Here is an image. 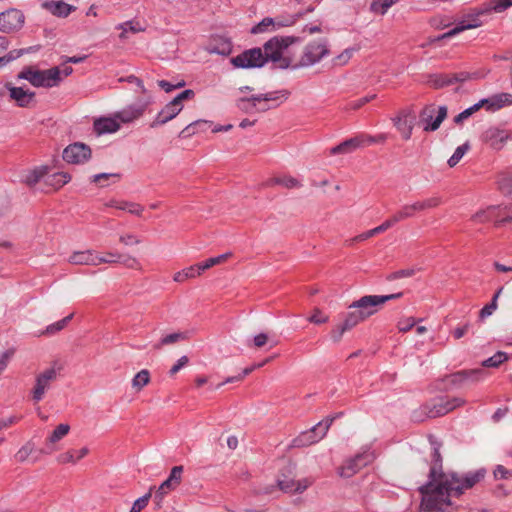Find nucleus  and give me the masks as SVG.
<instances>
[{
	"instance_id": "12",
	"label": "nucleus",
	"mask_w": 512,
	"mask_h": 512,
	"mask_svg": "<svg viewBox=\"0 0 512 512\" xmlns=\"http://www.w3.org/2000/svg\"><path fill=\"white\" fill-rule=\"evenodd\" d=\"M288 95H289L288 91L282 90V91H277V92H268L265 94L255 95V96H251L249 98L244 97V98H240L237 101V106L240 110L249 113V112H252L256 108L257 103L276 101L280 98L287 99Z\"/></svg>"
},
{
	"instance_id": "62",
	"label": "nucleus",
	"mask_w": 512,
	"mask_h": 512,
	"mask_svg": "<svg viewBox=\"0 0 512 512\" xmlns=\"http://www.w3.org/2000/svg\"><path fill=\"white\" fill-rule=\"evenodd\" d=\"M469 374L472 375L475 373L474 372H462V370L458 371L456 373H453L450 375V382L453 385L461 386L462 384L466 383L465 377Z\"/></svg>"
},
{
	"instance_id": "21",
	"label": "nucleus",
	"mask_w": 512,
	"mask_h": 512,
	"mask_svg": "<svg viewBox=\"0 0 512 512\" xmlns=\"http://www.w3.org/2000/svg\"><path fill=\"white\" fill-rule=\"evenodd\" d=\"M502 210L503 209L501 208V206H494V205L488 206L487 208L476 212L471 217V220L475 223H480V224L489 222L491 220H495L496 225H501L503 222H499V221H501L502 219H498V218L501 215H503Z\"/></svg>"
},
{
	"instance_id": "48",
	"label": "nucleus",
	"mask_w": 512,
	"mask_h": 512,
	"mask_svg": "<svg viewBox=\"0 0 512 512\" xmlns=\"http://www.w3.org/2000/svg\"><path fill=\"white\" fill-rule=\"evenodd\" d=\"M442 203V199L439 196H433L425 200L416 201L418 211H425L438 207Z\"/></svg>"
},
{
	"instance_id": "39",
	"label": "nucleus",
	"mask_w": 512,
	"mask_h": 512,
	"mask_svg": "<svg viewBox=\"0 0 512 512\" xmlns=\"http://www.w3.org/2000/svg\"><path fill=\"white\" fill-rule=\"evenodd\" d=\"M398 1L399 0H373L370 5V10L374 13L384 15L388 9Z\"/></svg>"
},
{
	"instance_id": "14",
	"label": "nucleus",
	"mask_w": 512,
	"mask_h": 512,
	"mask_svg": "<svg viewBox=\"0 0 512 512\" xmlns=\"http://www.w3.org/2000/svg\"><path fill=\"white\" fill-rule=\"evenodd\" d=\"M56 378L57 371L55 368H48L36 376L35 385L32 389V399L34 402H39L43 399L46 390L50 388L51 383Z\"/></svg>"
},
{
	"instance_id": "5",
	"label": "nucleus",
	"mask_w": 512,
	"mask_h": 512,
	"mask_svg": "<svg viewBox=\"0 0 512 512\" xmlns=\"http://www.w3.org/2000/svg\"><path fill=\"white\" fill-rule=\"evenodd\" d=\"M465 401L461 398H453L451 400L438 399L433 402L426 403L419 410L413 412L412 418L416 422H422L426 418H436L443 416L454 410L456 407L462 406Z\"/></svg>"
},
{
	"instance_id": "3",
	"label": "nucleus",
	"mask_w": 512,
	"mask_h": 512,
	"mask_svg": "<svg viewBox=\"0 0 512 512\" xmlns=\"http://www.w3.org/2000/svg\"><path fill=\"white\" fill-rule=\"evenodd\" d=\"M329 54L330 49L326 38L310 41L304 46L299 59L297 61L292 60L291 69L312 67Z\"/></svg>"
},
{
	"instance_id": "38",
	"label": "nucleus",
	"mask_w": 512,
	"mask_h": 512,
	"mask_svg": "<svg viewBox=\"0 0 512 512\" xmlns=\"http://www.w3.org/2000/svg\"><path fill=\"white\" fill-rule=\"evenodd\" d=\"M150 382V373L147 369L139 371L132 379V387L140 391Z\"/></svg>"
},
{
	"instance_id": "20",
	"label": "nucleus",
	"mask_w": 512,
	"mask_h": 512,
	"mask_svg": "<svg viewBox=\"0 0 512 512\" xmlns=\"http://www.w3.org/2000/svg\"><path fill=\"white\" fill-rule=\"evenodd\" d=\"M70 264L73 265H91L97 266L101 264V261H106L104 258H100L95 254L93 250L76 251L70 255L68 259Z\"/></svg>"
},
{
	"instance_id": "47",
	"label": "nucleus",
	"mask_w": 512,
	"mask_h": 512,
	"mask_svg": "<svg viewBox=\"0 0 512 512\" xmlns=\"http://www.w3.org/2000/svg\"><path fill=\"white\" fill-rule=\"evenodd\" d=\"M469 149H470L469 142H466V143L458 146L455 149L453 155L448 159V162H447L448 165L450 167L456 166Z\"/></svg>"
},
{
	"instance_id": "31",
	"label": "nucleus",
	"mask_w": 512,
	"mask_h": 512,
	"mask_svg": "<svg viewBox=\"0 0 512 512\" xmlns=\"http://www.w3.org/2000/svg\"><path fill=\"white\" fill-rule=\"evenodd\" d=\"M107 205L137 216H140L144 210L140 204L128 201L111 200Z\"/></svg>"
},
{
	"instance_id": "19",
	"label": "nucleus",
	"mask_w": 512,
	"mask_h": 512,
	"mask_svg": "<svg viewBox=\"0 0 512 512\" xmlns=\"http://www.w3.org/2000/svg\"><path fill=\"white\" fill-rule=\"evenodd\" d=\"M183 109V106H178L173 100L170 101L165 107L157 114L154 121L150 124L151 128L164 125L168 121L175 118Z\"/></svg>"
},
{
	"instance_id": "2",
	"label": "nucleus",
	"mask_w": 512,
	"mask_h": 512,
	"mask_svg": "<svg viewBox=\"0 0 512 512\" xmlns=\"http://www.w3.org/2000/svg\"><path fill=\"white\" fill-rule=\"evenodd\" d=\"M299 41L295 36H275L263 45V57L276 63L281 69L291 68L292 59L283 56V50Z\"/></svg>"
},
{
	"instance_id": "7",
	"label": "nucleus",
	"mask_w": 512,
	"mask_h": 512,
	"mask_svg": "<svg viewBox=\"0 0 512 512\" xmlns=\"http://www.w3.org/2000/svg\"><path fill=\"white\" fill-rule=\"evenodd\" d=\"M402 294V292H398L389 295H366L350 304L349 309H356L366 320L378 311L379 306L389 300L400 298Z\"/></svg>"
},
{
	"instance_id": "42",
	"label": "nucleus",
	"mask_w": 512,
	"mask_h": 512,
	"mask_svg": "<svg viewBox=\"0 0 512 512\" xmlns=\"http://www.w3.org/2000/svg\"><path fill=\"white\" fill-rule=\"evenodd\" d=\"M200 275V272L197 268V265L190 266L188 268L183 269L175 273L173 279L176 282H183L189 278H195Z\"/></svg>"
},
{
	"instance_id": "24",
	"label": "nucleus",
	"mask_w": 512,
	"mask_h": 512,
	"mask_svg": "<svg viewBox=\"0 0 512 512\" xmlns=\"http://www.w3.org/2000/svg\"><path fill=\"white\" fill-rule=\"evenodd\" d=\"M93 127L98 135H102L117 132L120 129V123L116 118V115H114L112 118L104 117L95 120Z\"/></svg>"
},
{
	"instance_id": "6",
	"label": "nucleus",
	"mask_w": 512,
	"mask_h": 512,
	"mask_svg": "<svg viewBox=\"0 0 512 512\" xmlns=\"http://www.w3.org/2000/svg\"><path fill=\"white\" fill-rule=\"evenodd\" d=\"M340 415H342V413H338L334 416H329L324 420L318 422L312 428L301 432L295 439H293L292 446L306 447L319 442L326 436L333 421Z\"/></svg>"
},
{
	"instance_id": "23",
	"label": "nucleus",
	"mask_w": 512,
	"mask_h": 512,
	"mask_svg": "<svg viewBox=\"0 0 512 512\" xmlns=\"http://www.w3.org/2000/svg\"><path fill=\"white\" fill-rule=\"evenodd\" d=\"M206 50L210 54L227 56L232 52V43L227 38L217 36L211 39Z\"/></svg>"
},
{
	"instance_id": "26",
	"label": "nucleus",
	"mask_w": 512,
	"mask_h": 512,
	"mask_svg": "<svg viewBox=\"0 0 512 512\" xmlns=\"http://www.w3.org/2000/svg\"><path fill=\"white\" fill-rule=\"evenodd\" d=\"M7 87L11 99L15 100L20 107H27L35 96L34 92L24 90L22 87H14L10 85Z\"/></svg>"
},
{
	"instance_id": "17",
	"label": "nucleus",
	"mask_w": 512,
	"mask_h": 512,
	"mask_svg": "<svg viewBox=\"0 0 512 512\" xmlns=\"http://www.w3.org/2000/svg\"><path fill=\"white\" fill-rule=\"evenodd\" d=\"M471 78L468 72H458L452 74H432L427 81L428 85L434 89H441L458 82H465Z\"/></svg>"
},
{
	"instance_id": "22",
	"label": "nucleus",
	"mask_w": 512,
	"mask_h": 512,
	"mask_svg": "<svg viewBox=\"0 0 512 512\" xmlns=\"http://www.w3.org/2000/svg\"><path fill=\"white\" fill-rule=\"evenodd\" d=\"M70 431V426L66 423L59 424L46 439V448L41 450L43 454H50L56 450V443L62 440Z\"/></svg>"
},
{
	"instance_id": "64",
	"label": "nucleus",
	"mask_w": 512,
	"mask_h": 512,
	"mask_svg": "<svg viewBox=\"0 0 512 512\" xmlns=\"http://www.w3.org/2000/svg\"><path fill=\"white\" fill-rule=\"evenodd\" d=\"M349 331L348 328L342 323L337 325L335 328L331 330V338L335 343H338L345 332Z\"/></svg>"
},
{
	"instance_id": "54",
	"label": "nucleus",
	"mask_w": 512,
	"mask_h": 512,
	"mask_svg": "<svg viewBox=\"0 0 512 512\" xmlns=\"http://www.w3.org/2000/svg\"><path fill=\"white\" fill-rule=\"evenodd\" d=\"M375 98H376V94H372V95H368V96L362 97L357 100L350 101L347 103V105L345 106L344 109L345 110H358L362 106H364L366 103L374 100Z\"/></svg>"
},
{
	"instance_id": "1",
	"label": "nucleus",
	"mask_w": 512,
	"mask_h": 512,
	"mask_svg": "<svg viewBox=\"0 0 512 512\" xmlns=\"http://www.w3.org/2000/svg\"><path fill=\"white\" fill-rule=\"evenodd\" d=\"M431 458L428 481L419 488L421 509L426 512H444L452 505L453 497L459 498L487 475L484 467L463 473L443 471L439 445L434 446Z\"/></svg>"
},
{
	"instance_id": "15",
	"label": "nucleus",
	"mask_w": 512,
	"mask_h": 512,
	"mask_svg": "<svg viewBox=\"0 0 512 512\" xmlns=\"http://www.w3.org/2000/svg\"><path fill=\"white\" fill-rule=\"evenodd\" d=\"M511 138V133L499 127L487 128L481 136V140L494 150H501Z\"/></svg>"
},
{
	"instance_id": "33",
	"label": "nucleus",
	"mask_w": 512,
	"mask_h": 512,
	"mask_svg": "<svg viewBox=\"0 0 512 512\" xmlns=\"http://www.w3.org/2000/svg\"><path fill=\"white\" fill-rule=\"evenodd\" d=\"M211 122L207 120H196L187 125L179 134L182 138H188L199 131H204L210 126Z\"/></svg>"
},
{
	"instance_id": "4",
	"label": "nucleus",
	"mask_w": 512,
	"mask_h": 512,
	"mask_svg": "<svg viewBox=\"0 0 512 512\" xmlns=\"http://www.w3.org/2000/svg\"><path fill=\"white\" fill-rule=\"evenodd\" d=\"M18 79L27 80L34 87L51 88L57 86L61 82L62 77L58 67L38 70L32 66H27L18 74Z\"/></svg>"
},
{
	"instance_id": "44",
	"label": "nucleus",
	"mask_w": 512,
	"mask_h": 512,
	"mask_svg": "<svg viewBox=\"0 0 512 512\" xmlns=\"http://www.w3.org/2000/svg\"><path fill=\"white\" fill-rule=\"evenodd\" d=\"M186 338L184 333L177 332L164 336L158 343H156L153 347L156 350H160L164 345L174 344L180 340H184Z\"/></svg>"
},
{
	"instance_id": "37",
	"label": "nucleus",
	"mask_w": 512,
	"mask_h": 512,
	"mask_svg": "<svg viewBox=\"0 0 512 512\" xmlns=\"http://www.w3.org/2000/svg\"><path fill=\"white\" fill-rule=\"evenodd\" d=\"M483 106H485V101H479L476 104L472 105L471 107L465 109L464 111H462L461 113L454 117V123L457 125L462 124L466 119H468L475 112L480 110V108H482Z\"/></svg>"
},
{
	"instance_id": "57",
	"label": "nucleus",
	"mask_w": 512,
	"mask_h": 512,
	"mask_svg": "<svg viewBox=\"0 0 512 512\" xmlns=\"http://www.w3.org/2000/svg\"><path fill=\"white\" fill-rule=\"evenodd\" d=\"M415 273L416 269L414 268L401 269L389 274L387 276V280L393 281L401 278L412 277L413 275H415Z\"/></svg>"
},
{
	"instance_id": "30",
	"label": "nucleus",
	"mask_w": 512,
	"mask_h": 512,
	"mask_svg": "<svg viewBox=\"0 0 512 512\" xmlns=\"http://www.w3.org/2000/svg\"><path fill=\"white\" fill-rule=\"evenodd\" d=\"M419 212L416 202L412 204H405L397 212H395L388 220L392 226L396 223L414 217L415 213Z\"/></svg>"
},
{
	"instance_id": "13",
	"label": "nucleus",
	"mask_w": 512,
	"mask_h": 512,
	"mask_svg": "<svg viewBox=\"0 0 512 512\" xmlns=\"http://www.w3.org/2000/svg\"><path fill=\"white\" fill-rule=\"evenodd\" d=\"M62 156L67 163L83 164L91 158V149L84 143L75 142L64 149Z\"/></svg>"
},
{
	"instance_id": "58",
	"label": "nucleus",
	"mask_w": 512,
	"mask_h": 512,
	"mask_svg": "<svg viewBox=\"0 0 512 512\" xmlns=\"http://www.w3.org/2000/svg\"><path fill=\"white\" fill-rule=\"evenodd\" d=\"M512 6V0H492L491 6L485 7L486 9H491L495 12H503L507 8Z\"/></svg>"
},
{
	"instance_id": "59",
	"label": "nucleus",
	"mask_w": 512,
	"mask_h": 512,
	"mask_svg": "<svg viewBox=\"0 0 512 512\" xmlns=\"http://www.w3.org/2000/svg\"><path fill=\"white\" fill-rule=\"evenodd\" d=\"M493 477L495 480L512 478V470H508L503 465H497L493 470Z\"/></svg>"
},
{
	"instance_id": "61",
	"label": "nucleus",
	"mask_w": 512,
	"mask_h": 512,
	"mask_svg": "<svg viewBox=\"0 0 512 512\" xmlns=\"http://www.w3.org/2000/svg\"><path fill=\"white\" fill-rule=\"evenodd\" d=\"M183 472V466H174L171 469L170 475L167 478L168 481H170L173 485L178 486L181 482Z\"/></svg>"
},
{
	"instance_id": "18",
	"label": "nucleus",
	"mask_w": 512,
	"mask_h": 512,
	"mask_svg": "<svg viewBox=\"0 0 512 512\" xmlns=\"http://www.w3.org/2000/svg\"><path fill=\"white\" fill-rule=\"evenodd\" d=\"M392 120L402 138L406 141L409 140L415 126V114L411 110H402Z\"/></svg>"
},
{
	"instance_id": "55",
	"label": "nucleus",
	"mask_w": 512,
	"mask_h": 512,
	"mask_svg": "<svg viewBox=\"0 0 512 512\" xmlns=\"http://www.w3.org/2000/svg\"><path fill=\"white\" fill-rule=\"evenodd\" d=\"M33 451L34 444L29 441L18 450V452L16 453V459L19 462H25Z\"/></svg>"
},
{
	"instance_id": "52",
	"label": "nucleus",
	"mask_w": 512,
	"mask_h": 512,
	"mask_svg": "<svg viewBox=\"0 0 512 512\" xmlns=\"http://www.w3.org/2000/svg\"><path fill=\"white\" fill-rule=\"evenodd\" d=\"M70 180V176H68L66 173H54L51 175L47 183L52 185L55 189H59L62 186H64L66 183H68Z\"/></svg>"
},
{
	"instance_id": "43",
	"label": "nucleus",
	"mask_w": 512,
	"mask_h": 512,
	"mask_svg": "<svg viewBox=\"0 0 512 512\" xmlns=\"http://www.w3.org/2000/svg\"><path fill=\"white\" fill-rule=\"evenodd\" d=\"M349 310L350 311L346 314L343 324L346 326V328L351 330L360 322L364 321V318L361 316V313H359L356 309Z\"/></svg>"
},
{
	"instance_id": "9",
	"label": "nucleus",
	"mask_w": 512,
	"mask_h": 512,
	"mask_svg": "<svg viewBox=\"0 0 512 512\" xmlns=\"http://www.w3.org/2000/svg\"><path fill=\"white\" fill-rule=\"evenodd\" d=\"M230 61L236 68H260L267 63V58L263 57L262 49L257 47L243 51Z\"/></svg>"
},
{
	"instance_id": "53",
	"label": "nucleus",
	"mask_w": 512,
	"mask_h": 512,
	"mask_svg": "<svg viewBox=\"0 0 512 512\" xmlns=\"http://www.w3.org/2000/svg\"><path fill=\"white\" fill-rule=\"evenodd\" d=\"M152 490L153 487H151L148 493H146L144 496L135 500L129 512H141L148 505L149 499L152 496Z\"/></svg>"
},
{
	"instance_id": "36",
	"label": "nucleus",
	"mask_w": 512,
	"mask_h": 512,
	"mask_svg": "<svg viewBox=\"0 0 512 512\" xmlns=\"http://www.w3.org/2000/svg\"><path fill=\"white\" fill-rule=\"evenodd\" d=\"M509 359L510 356L506 352L498 351L493 356L484 360L481 365L486 368H498L502 363Z\"/></svg>"
},
{
	"instance_id": "25",
	"label": "nucleus",
	"mask_w": 512,
	"mask_h": 512,
	"mask_svg": "<svg viewBox=\"0 0 512 512\" xmlns=\"http://www.w3.org/2000/svg\"><path fill=\"white\" fill-rule=\"evenodd\" d=\"M145 108V104H133L117 112L115 115L119 122L130 123L139 118L145 111Z\"/></svg>"
},
{
	"instance_id": "49",
	"label": "nucleus",
	"mask_w": 512,
	"mask_h": 512,
	"mask_svg": "<svg viewBox=\"0 0 512 512\" xmlns=\"http://www.w3.org/2000/svg\"><path fill=\"white\" fill-rule=\"evenodd\" d=\"M299 17V14H295L290 15L288 17L276 18L274 19L273 29H271V31H276L277 29L282 27H290L298 21Z\"/></svg>"
},
{
	"instance_id": "28",
	"label": "nucleus",
	"mask_w": 512,
	"mask_h": 512,
	"mask_svg": "<svg viewBox=\"0 0 512 512\" xmlns=\"http://www.w3.org/2000/svg\"><path fill=\"white\" fill-rule=\"evenodd\" d=\"M46 10L50 11L53 15L58 17H67L72 11L75 10V7L69 5L63 1H45L42 5Z\"/></svg>"
},
{
	"instance_id": "45",
	"label": "nucleus",
	"mask_w": 512,
	"mask_h": 512,
	"mask_svg": "<svg viewBox=\"0 0 512 512\" xmlns=\"http://www.w3.org/2000/svg\"><path fill=\"white\" fill-rule=\"evenodd\" d=\"M502 292H503V287H500L494 294L491 302L489 304L485 305L480 310V318L484 319V318L490 316L497 309V300Z\"/></svg>"
},
{
	"instance_id": "8",
	"label": "nucleus",
	"mask_w": 512,
	"mask_h": 512,
	"mask_svg": "<svg viewBox=\"0 0 512 512\" xmlns=\"http://www.w3.org/2000/svg\"><path fill=\"white\" fill-rule=\"evenodd\" d=\"M448 109L445 105L436 107L434 104L426 105L420 112V123L424 124L426 132L436 131L447 117Z\"/></svg>"
},
{
	"instance_id": "60",
	"label": "nucleus",
	"mask_w": 512,
	"mask_h": 512,
	"mask_svg": "<svg viewBox=\"0 0 512 512\" xmlns=\"http://www.w3.org/2000/svg\"><path fill=\"white\" fill-rule=\"evenodd\" d=\"M328 316L323 314V312L319 308H315L313 310V314L308 318V321L313 324H324L328 321Z\"/></svg>"
},
{
	"instance_id": "56",
	"label": "nucleus",
	"mask_w": 512,
	"mask_h": 512,
	"mask_svg": "<svg viewBox=\"0 0 512 512\" xmlns=\"http://www.w3.org/2000/svg\"><path fill=\"white\" fill-rule=\"evenodd\" d=\"M273 24H274V19L271 17H266L251 29V33L252 34H260V33L266 32V31H268L269 27L273 28Z\"/></svg>"
},
{
	"instance_id": "46",
	"label": "nucleus",
	"mask_w": 512,
	"mask_h": 512,
	"mask_svg": "<svg viewBox=\"0 0 512 512\" xmlns=\"http://www.w3.org/2000/svg\"><path fill=\"white\" fill-rule=\"evenodd\" d=\"M72 318H73V313L66 316L65 318L47 326V328L45 329V331L42 332V334L53 335V334L61 331L62 329H64L67 326V324L71 321Z\"/></svg>"
},
{
	"instance_id": "10",
	"label": "nucleus",
	"mask_w": 512,
	"mask_h": 512,
	"mask_svg": "<svg viewBox=\"0 0 512 512\" xmlns=\"http://www.w3.org/2000/svg\"><path fill=\"white\" fill-rule=\"evenodd\" d=\"M375 456L372 452L365 451L359 453L353 458L346 460L339 468V475L343 478H350L358 473L363 467L372 463Z\"/></svg>"
},
{
	"instance_id": "27",
	"label": "nucleus",
	"mask_w": 512,
	"mask_h": 512,
	"mask_svg": "<svg viewBox=\"0 0 512 512\" xmlns=\"http://www.w3.org/2000/svg\"><path fill=\"white\" fill-rule=\"evenodd\" d=\"M480 101H485V106H487V110L494 111L501 109L504 106L512 105V94L499 93L489 98L481 99Z\"/></svg>"
},
{
	"instance_id": "35",
	"label": "nucleus",
	"mask_w": 512,
	"mask_h": 512,
	"mask_svg": "<svg viewBox=\"0 0 512 512\" xmlns=\"http://www.w3.org/2000/svg\"><path fill=\"white\" fill-rule=\"evenodd\" d=\"M497 185L503 195L512 198V172L499 175Z\"/></svg>"
},
{
	"instance_id": "34",
	"label": "nucleus",
	"mask_w": 512,
	"mask_h": 512,
	"mask_svg": "<svg viewBox=\"0 0 512 512\" xmlns=\"http://www.w3.org/2000/svg\"><path fill=\"white\" fill-rule=\"evenodd\" d=\"M282 185L285 188L292 189L301 187L299 180L292 176L274 177L264 183V186Z\"/></svg>"
},
{
	"instance_id": "32",
	"label": "nucleus",
	"mask_w": 512,
	"mask_h": 512,
	"mask_svg": "<svg viewBox=\"0 0 512 512\" xmlns=\"http://www.w3.org/2000/svg\"><path fill=\"white\" fill-rule=\"evenodd\" d=\"M392 225L391 223L389 222V220H385L381 225L371 229V230H368L366 232H363L355 237H353L352 239L349 240V244H353L355 242H361V241H365L379 233H382L386 230H388L389 228H391Z\"/></svg>"
},
{
	"instance_id": "16",
	"label": "nucleus",
	"mask_w": 512,
	"mask_h": 512,
	"mask_svg": "<svg viewBox=\"0 0 512 512\" xmlns=\"http://www.w3.org/2000/svg\"><path fill=\"white\" fill-rule=\"evenodd\" d=\"M24 15L18 9H8L0 13V31L13 32L19 30L24 24Z\"/></svg>"
},
{
	"instance_id": "29",
	"label": "nucleus",
	"mask_w": 512,
	"mask_h": 512,
	"mask_svg": "<svg viewBox=\"0 0 512 512\" xmlns=\"http://www.w3.org/2000/svg\"><path fill=\"white\" fill-rule=\"evenodd\" d=\"M364 146V137L363 136H357L350 138L348 140H345L344 142L340 143L339 145L333 147L330 151L331 154H346L354 151L356 148Z\"/></svg>"
},
{
	"instance_id": "41",
	"label": "nucleus",
	"mask_w": 512,
	"mask_h": 512,
	"mask_svg": "<svg viewBox=\"0 0 512 512\" xmlns=\"http://www.w3.org/2000/svg\"><path fill=\"white\" fill-rule=\"evenodd\" d=\"M46 173V167L35 168L25 176V183L29 186H34L46 175Z\"/></svg>"
},
{
	"instance_id": "51",
	"label": "nucleus",
	"mask_w": 512,
	"mask_h": 512,
	"mask_svg": "<svg viewBox=\"0 0 512 512\" xmlns=\"http://www.w3.org/2000/svg\"><path fill=\"white\" fill-rule=\"evenodd\" d=\"M100 258H104L105 260L111 261H101L102 263L115 264V263H127V261L136 262L135 258L127 257L124 259V256L117 252H108L105 256H99Z\"/></svg>"
},
{
	"instance_id": "11",
	"label": "nucleus",
	"mask_w": 512,
	"mask_h": 512,
	"mask_svg": "<svg viewBox=\"0 0 512 512\" xmlns=\"http://www.w3.org/2000/svg\"><path fill=\"white\" fill-rule=\"evenodd\" d=\"M491 13V9L482 8L479 10H475L472 13L464 15L463 18L456 24V26L445 33L442 38L452 37L464 30L477 28L483 24L481 20L482 16L489 15Z\"/></svg>"
},
{
	"instance_id": "40",
	"label": "nucleus",
	"mask_w": 512,
	"mask_h": 512,
	"mask_svg": "<svg viewBox=\"0 0 512 512\" xmlns=\"http://www.w3.org/2000/svg\"><path fill=\"white\" fill-rule=\"evenodd\" d=\"M358 51V48L350 47L342 51L340 54H338L336 57L332 59V65L333 66H344L346 65L350 59L352 58L353 54Z\"/></svg>"
},
{
	"instance_id": "50",
	"label": "nucleus",
	"mask_w": 512,
	"mask_h": 512,
	"mask_svg": "<svg viewBox=\"0 0 512 512\" xmlns=\"http://www.w3.org/2000/svg\"><path fill=\"white\" fill-rule=\"evenodd\" d=\"M177 486L173 485L170 481L167 479L162 482V484L158 487L156 493H155V501L157 502V505L160 506L164 496L171 490H174Z\"/></svg>"
},
{
	"instance_id": "63",
	"label": "nucleus",
	"mask_w": 512,
	"mask_h": 512,
	"mask_svg": "<svg viewBox=\"0 0 512 512\" xmlns=\"http://www.w3.org/2000/svg\"><path fill=\"white\" fill-rule=\"evenodd\" d=\"M416 324V320L413 317H407L404 319H401L398 322V329L400 332H408L413 328V326Z\"/></svg>"
}]
</instances>
